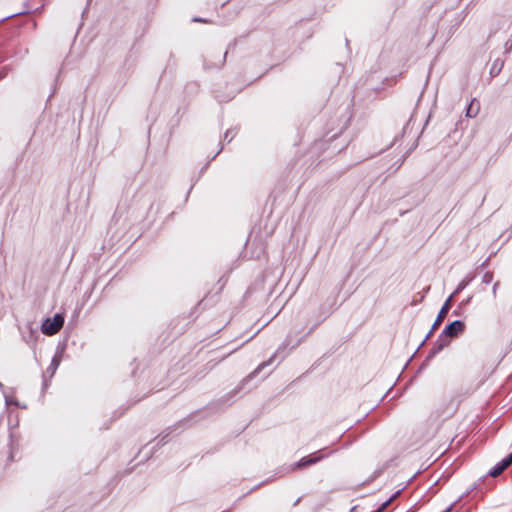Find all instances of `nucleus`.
<instances>
[{"label": "nucleus", "instance_id": "f257e3e1", "mask_svg": "<svg viewBox=\"0 0 512 512\" xmlns=\"http://www.w3.org/2000/svg\"><path fill=\"white\" fill-rule=\"evenodd\" d=\"M64 318L56 314L52 318L46 319L42 324V332L46 335L57 333L63 326Z\"/></svg>", "mask_w": 512, "mask_h": 512}, {"label": "nucleus", "instance_id": "f03ea898", "mask_svg": "<svg viewBox=\"0 0 512 512\" xmlns=\"http://www.w3.org/2000/svg\"><path fill=\"white\" fill-rule=\"evenodd\" d=\"M464 329V323L462 321H454L447 325L443 330V334L449 337H455L461 333Z\"/></svg>", "mask_w": 512, "mask_h": 512}, {"label": "nucleus", "instance_id": "7ed1b4c3", "mask_svg": "<svg viewBox=\"0 0 512 512\" xmlns=\"http://www.w3.org/2000/svg\"><path fill=\"white\" fill-rule=\"evenodd\" d=\"M450 302H451V297L447 299V301L443 305L442 309L440 310L438 318H437V324L440 323L446 316V314L450 308Z\"/></svg>", "mask_w": 512, "mask_h": 512}, {"label": "nucleus", "instance_id": "20e7f679", "mask_svg": "<svg viewBox=\"0 0 512 512\" xmlns=\"http://www.w3.org/2000/svg\"><path fill=\"white\" fill-rule=\"evenodd\" d=\"M504 470V468H502L501 465H499L498 467L494 468L492 471H491V475L493 477L499 475L502 471Z\"/></svg>", "mask_w": 512, "mask_h": 512}, {"label": "nucleus", "instance_id": "39448f33", "mask_svg": "<svg viewBox=\"0 0 512 512\" xmlns=\"http://www.w3.org/2000/svg\"><path fill=\"white\" fill-rule=\"evenodd\" d=\"M504 470V468H502L501 465H499L498 467L494 468L492 471H491V475L493 477L499 475L502 471Z\"/></svg>", "mask_w": 512, "mask_h": 512}, {"label": "nucleus", "instance_id": "423d86ee", "mask_svg": "<svg viewBox=\"0 0 512 512\" xmlns=\"http://www.w3.org/2000/svg\"><path fill=\"white\" fill-rule=\"evenodd\" d=\"M315 462V459L314 458H309L307 460H302L300 463H299V466H305L309 463H313Z\"/></svg>", "mask_w": 512, "mask_h": 512}, {"label": "nucleus", "instance_id": "0eeeda50", "mask_svg": "<svg viewBox=\"0 0 512 512\" xmlns=\"http://www.w3.org/2000/svg\"><path fill=\"white\" fill-rule=\"evenodd\" d=\"M502 466V468H507L510 464L508 463L507 459L503 460L500 464Z\"/></svg>", "mask_w": 512, "mask_h": 512}, {"label": "nucleus", "instance_id": "6e6552de", "mask_svg": "<svg viewBox=\"0 0 512 512\" xmlns=\"http://www.w3.org/2000/svg\"><path fill=\"white\" fill-rule=\"evenodd\" d=\"M502 466V468H507L510 464L508 463L507 459L503 460L500 464Z\"/></svg>", "mask_w": 512, "mask_h": 512}, {"label": "nucleus", "instance_id": "1a4fd4ad", "mask_svg": "<svg viewBox=\"0 0 512 512\" xmlns=\"http://www.w3.org/2000/svg\"><path fill=\"white\" fill-rule=\"evenodd\" d=\"M507 461H508V463H509V464H511V463H512V453H511V454L509 455V457L507 458Z\"/></svg>", "mask_w": 512, "mask_h": 512}, {"label": "nucleus", "instance_id": "9d476101", "mask_svg": "<svg viewBox=\"0 0 512 512\" xmlns=\"http://www.w3.org/2000/svg\"><path fill=\"white\" fill-rule=\"evenodd\" d=\"M507 461H508V463H509V464H511V463H512V453H511V454L509 455V457L507 458Z\"/></svg>", "mask_w": 512, "mask_h": 512}]
</instances>
